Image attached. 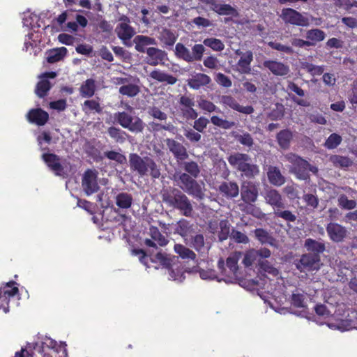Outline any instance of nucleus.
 <instances>
[{"mask_svg": "<svg viewBox=\"0 0 357 357\" xmlns=\"http://www.w3.org/2000/svg\"><path fill=\"white\" fill-rule=\"evenodd\" d=\"M259 195L257 185L250 181H244L241 183V199L246 204L255 203Z\"/></svg>", "mask_w": 357, "mask_h": 357, "instance_id": "obj_11", "label": "nucleus"}, {"mask_svg": "<svg viewBox=\"0 0 357 357\" xmlns=\"http://www.w3.org/2000/svg\"><path fill=\"white\" fill-rule=\"evenodd\" d=\"M211 82V77L204 73H196L188 80L190 88L198 90L201 87L208 85Z\"/></svg>", "mask_w": 357, "mask_h": 357, "instance_id": "obj_29", "label": "nucleus"}, {"mask_svg": "<svg viewBox=\"0 0 357 357\" xmlns=\"http://www.w3.org/2000/svg\"><path fill=\"white\" fill-rule=\"evenodd\" d=\"M107 134L116 143L119 144L124 143L129 137L126 131L115 126L109 127L107 129Z\"/></svg>", "mask_w": 357, "mask_h": 357, "instance_id": "obj_39", "label": "nucleus"}, {"mask_svg": "<svg viewBox=\"0 0 357 357\" xmlns=\"http://www.w3.org/2000/svg\"><path fill=\"white\" fill-rule=\"evenodd\" d=\"M119 21L120 22L117 24L115 32L118 38L125 45H127V41L130 40L135 34V29L130 25V20L125 15H122L119 17Z\"/></svg>", "mask_w": 357, "mask_h": 357, "instance_id": "obj_8", "label": "nucleus"}, {"mask_svg": "<svg viewBox=\"0 0 357 357\" xmlns=\"http://www.w3.org/2000/svg\"><path fill=\"white\" fill-rule=\"evenodd\" d=\"M133 202L132 195L128 192H120L115 197L116 206L122 209L130 208Z\"/></svg>", "mask_w": 357, "mask_h": 357, "instance_id": "obj_40", "label": "nucleus"}, {"mask_svg": "<svg viewBox=\"0 0 357 357\" xmlns=\"http://www.w3.org/2000/svg\"><path fill=\"white\" fill-rule=\"evenodd\" d=\"M220 102L225 106L229 107V108L244 114H251L255 111V109L252 105H241L235 98L230 95L222 96L220 99Z\"/></svg>", "mask_w": 357, "mask_h": 357, "instance_id": "obj_15", "label": "nucleus"}, {"mask_svg": "<svg viewBox=\"0 0 357 357\" xmlns=\"http://www.w3.org/2000/svg\"><path fill=\"white\" fill-rule=\"evenodd\" d=\"M199 107L208 112H220V109L217 106L211 101L205 100V99H201L199 102Z\"/></svg>", "mask_w": 357, "mask_h": 357, "instance_id": "obj_62", "label": "nucleus"}, {"mask_svg": "<svg viewBox=\"0 0 357 357\" xmlns=\"http://www.w3.org/2000/svg\"><path fill=\"white\" fill-rule=\"evenodd\" d=\"M218 190L227 199H234L239 195V187L236 181H223L219 185Z\"/></svg>", "mask_w": 357, "mask_h": 357, "instance_id": "obj_17", "label": "nucleus"}, {"mask_svg": "<svg viewBox=\"0 0 357 357\" xmlns=\"http://www.w3.org/2000/svg\"><path fill=\"white\" fill-rule=\"evenodd\" d=\"M205 47L202 44H195L192 47V52L183 43H178L175 46L174 53L178 59L188 63L199 61L202 59Z\"/></svg>", "mask_w": 357, "mask_h": 357, "instance_id": "obj_4", "label": "nucleus"}, {"mask_svg": "<svg viewBox=\"0 0 357 357\" xmlns=\"http://www.w3.org/2000/svg\"><path fill=\"white\" fill-rule=\"evenodd\" d=\"M136 51L140 53L146 52L149 45H155L157 42L154 38L144 35H137L133 39Z\"/></svg>", "mask_w": 357, "mask_h": 357, "instance_id": "obj_27", "label": "nucleus"}, {"mask_svg": "<svg viewBox=\"0 0 357 357\" xmlns=\"http://www.w3.org/2000/svg\"><path fill=\"white\" fill-rule=\"evenodd\" d=\"M194 120L193 128L199 132H204L209 123L208 119L204 116H200Z\"/></svg>", "mask_w": 357, "mask_h": 357, "instance_id": "obj_63", "label": "nucleus"}, {"mask_svg": "<svg viewBox=\"0 0 357 357\" xmlns=\"http://www.w3.org/2000/svg\"><path fill=\"white\" fill-rule=\"evenodd\" d=\"M338 206L347 210H351L356 208V202L355 200L349 199L345 195H341L337 199Z\"/></svg>", "mask_w": 357, "mask_h": 357, "instance_id": "obj_55", "label": "nucleus"}, {"mask_svg": "<svg viewBox=\"0 0 357 357\" xmlns=\"http://www.w3.org/2000/svg\"><path fill=\"white\" fill-rule=\"evenodd\" d=\"M51 88L52 84L48 79H41L36 86L35 93L38 98H44L47 96Z\"/></svg>", "mask_w": 357, "mask_h": 357, "instance_id": "obj_43", "label": "nucleus"}, {"mask_svg": "<svg viewBox=\"0 0 357 357\" xmlns=\"http://www.w3.org/2000/svg\"><path fill=\"white\" fill-rule=\"evenodd\" d=\"M252 60L253 54L252 51L248 50L243 54V56L240 58L236 64L238 71L241 74H250Z\"/></svg>", "mask_w": 357, "mask_h": 357, "instance_id": "obj_28", "label": "nucleus"}, {"mask_svg": "<svg viewBox=\"0 0 357 357\" xmlns=\"http://www.w3.org/2000/svg\"><path fill=\"white\" fill-rule=\"evenodd\" d=\"M159 40L167 47H172L177 40V36L169 29H163L160 32Z\"/></svg>", "mask_w": 357, "mask_h": 357, "instance_id": "obj_41", "label": "nucleus"}, {"mask_svg": "<svg viewBox=\"0 0 357 357\" xmlns=\"http://www.w3.org/2000/svg\"><path fill=\"white\" fill-rule=\"evenodd\" d=\"M17 284L15 281H10L3 284V286L0 287V300L5 302L7 305V306L3 308L6 313L8 312V303L10 298L19 294L18 287L15 286Z\"/></svg>", "mask_w": 357, "mask_h": 357, "instance_id": "obj_16", "label": "nucleus"}, {"mask_svg": "<svg viewBox=\"0 0 357 357\" xmlns=\"http://www.w3.org/2000/svg\"><path fill=\"white\" fill-rule=\"evenodd\" d=\"M303 68L313 76L321 75L324 74V68L323 66H316L310 63H305L303 65Z\"/></svg>", "mask_w": 357, "mask_h": 357, "instance_id": "obj_60", "label": "nucleus"}, {"mask_svg": "<svg viewBox=\"0 0 357 357\" xmlns=\"http://www.w3.org/2000/svg\"><path fill=\"white\" fill-rule=\"evenodd\" d=\"M296 268L300 272H312L319 270L321 266V256L310 253L303 254L295 262Z\"/></svg>", "mask_w": 357, "mask_h": 357, "instance_id": "obj_7", "label": "nucleus"}, {"mask_svg": "<svg viewBox=\"0 0 357 357\" xmlns=\"http://www.w3.org/2000/svg\"><path fill=\"white\" fill-rule=\"evenodd\" d=\"M230 224L227 220H221L219 222L220 231L218 234V240L222 242L230 237Z\"/></svg>", "mask_w": 357, "mask_h": 357, "instance_id": "obj_48", "label": "nucleus"}, {"mask_svg": "<svg viewBox=\"0 0 357 357\" xmlns=\"http://www.w3.org/2000/svg\"><path fill=\"white\" fill-rule=\"evenodd\" d=\"M165 143L169 152L178 162L184 161L188 158L187 149L181 143L172 138L166 139Z\"/></svg>", "mask_w": 357, "mask_h": 357, "instance_id": "obj_12", "label": "nucleus"}, {"mask_svg": "<svg viewBox=\"0 0 357 357\" xmlns=\"http://www.w3.org/2000/svg\"><path fill=\"white\" fill-rule=\"evenodd\" d=\"M196 178L189 175L187 173H181L178 179V185L185 192L192 196L196 199H203L204 194L201 185L195 180Z\"/></svg>", "mask_w": 357, "mask_h": 357, "instance_id": "obj_5", "label": "nucleus"}, {"mask_svg": "<svg viewBox=\"0 0 357 357\" xmlns=\"http://www.w3.org/2000/svg\"><path fill=\"white\" fill-rule=\"evenodd\" d=\"M286 160L291 164V172L294 173L298 179L307 180L310 178L309 172L316 174L318 168L311 165L307 160L301 156L289 153L285 155Z\"/></svg>", "mask_w": 357, "mask_h": 357, "instance_id": "obj_3", "label": "nucleus"}, {"mask_svg": "<svg viewBox=\"0 0 357 357\" xmlns=\"http://www.w3.org/2000/svg\"><path fill=\"white\" fill-rule=\"evenodd\" d=\"M151 262L158 263L162 267L169 268L172 266V259L165 252H158L155 255L150 258Z\"/></svg>", "mask_w": 357, "mask_h": 357, "instance_id": "obj_44", "label": "nucleus"}, {"mask_svg": "<svg viewBox=\"0 0 357 357\" xmlns=\"http://www.w3.org/2000/svg\"><path fill=\"white\" fill-rule=\"evenodd\" d=\"M190 245L197 252H202L204 250L205 241L203 234H198L191 237Z\"/></svg>", "mask_w": 357, "mask_h": 357, "instance_id": "obj_50", "label": "nucleus"}, {"mask_svg": "<svg viewBox=\"0 0 357 357\" xmlns=\"http://www.w3.org/2000/svg\"><path fill=\"white\" fill-rule=\"evenodd\" d=\"M117 123L123 128L128 129L131 132L137 134L144 131V122L138 116L132 117L126 112H119L114 114Z\"/></svg>", "mask_w": 357, "mask_h": 357, "instance_id": "obj_6", "label": "nucleus"}, {"mask_svg": "<svg viewBox=\"0 0 357 357\" xmlns=\"http://www.w3.org/2000/svg\"><path fill=\"white\" fill-rule=\"evenodd\" d=\"M29 122L38 126H44L49 120V114L41 108L31 109L26 114Z\"/></svg>", "mask_w": 357, "mask_h": 357, "instance_id": "obj_20", "label": "nucleus"}, {"mask_svg": "<svg viewBox=\"0 0 357 357\" xmlns=\"http://www.w3.org/2000/svg\"><path fill=\"white\" fill-rule=\"evenodd\" d=\"M42 158L47 166L56 175L61 176L63 173V167L60 162V158L54 153H43Z\"/></svg>", "mask_w": 357, "mask_h": 357, "instance_id": "obj_19", "label": "nucleus"}, {"mask_svg": "<svg viewBox=\"0 0 357 357\" xmlns=\"http://www.w3.org/2000/svg\"><path fill=\"white\" fill-rule=\"evenodd\" d=\"M239 172L241 173L242 176L248 179H253L259 174L260 170L259 167L257 164L253 163L252 160H249Z\"/></svg>", "mask_w": 357, "mask_h": 357, "instance_id": "obj_37", "label": "nucleus"}, {"mask_svg": "<svg viewBox=\"0 0 357 357\" xmlns=\"http://www.w3.org/2000/svg\"><path fill=\"white\" fill-rule=\"evenodd\" d=\"M266 202L272 206L273 211L275 208H285L283 198L278 190L275 189H268L264 192Z\"/></svg>", "mask_w": 357, "mask_h": 357, "instance_id": "obj_21", "label": "nucleus"}, {"mask_svg": "<svg viewBox=\"0 0 357 357\" xmlns=\"http://www.w3.org/2000/svg\"><path fill=\"white\" fill-rule=\"evenodd\" d=\"M342 138L339 134L332 133L326 139L324 145L328 149H334L342 143Z\"/></svg>", "mask_w": 357, "mask_h": 357, "instance_id": "obj_52", "label": "nucleus"}, {"mask_svg": "<svg viewBox=\"0 0 357 357\" xmlns=\"http://www.w3.org/2000/svg\"><path fill=\"white\" fill-rule=\"evenodd\" d=\"M68 53L65 47H61L50 50L46 52V60L49 63H54L64 59Z\"/></svg>", "mask_w": 357, "mask_h": 357, "instance_id": "obj_32", "label": "nucleus"}, {"mask_svg": "<svg viewBox=\"0 0 357 357\" xmlns=\"http://www.w3.org/2000/svg\"><path fill=\"white\" fill-rule=\"evenodd\" d=\"M129 166L132 172L139 176H150L153 178L160 176V169L154 160L149 156L141 157L137 153L129 154Z\"/></svg>", "mask_w": 357, "mask_h": 357, "instance_id": "obj_2", "label": "nucleus"}, {"mask_svg": "<svg viewBox=\"0 0 357 357\" xmlns=\"http://www.w3.org/2000/svg\"><path fill=\"white\" fill-rule=\"evenodd\" d=\"M191 225L190 222L185 219H181L177 222L176 231L182 236H187L190 232Z\"/></svg>", "mask_w": 357, "mask_h": 357, "instance_id": "obj_58", "label": "nucleus"}, {"mask_svg": "<svg viewBox=\"0 0 357 357\" xmlns=\"http://www.w3.org/2000/svg\"><path fill=\"white\" fill-rule=\"evenodd\" d=\"M211 121L214 126L225 130L230 129L235 126V123L234 121L223 119L218 116H211Z\"/></svg>", "mask_w": 357, "mask_h": 357, "instance_id": "obj_53", "label": "nucleus"}, {"mask_svg": "<svg viewBox=\"0 0 357 357\" xmlns=\"http://www.w3.org/2000/svg\"><path fill=\"white\" fill-rule=\"evenodd\" d=\"M305 37L310 43V47L315 46L318 43L325 39L326 33L319 29H312L307 31Z\"/></svg>", "mask_w": 357, "mask_h": 357, "instance_id": "obj_35", "label": "nucleus"}, {"mask_svg": "<svg viewBox=\"0 0 357 357\" xmlns=\"http://www.w3.org/2000/svg\"><path fill=\"white\" fill-rule=\"evenodd\" d=\"M82 110L86 114L91 111L100 114L102 112V109L98 101L95 100H86L82 105Z\"/></svg>", "mask_w": 357, "mask_h": 357, "instance_id": "obj_49", "label": "nucleus"}, {"mask_svg": "<svg viewBox=\"0 0 357 357\" xmlns=\"http://www.w3.org/2000/svg\"><path fill=\"white\" fill-rule=\"evenodd\" d=\"M304 247L306 248L307 253L312 255H317L320 256L326 250L325 243L321 241H318L312 238H307L304 243Z\"/></svg>", "mask_w": 357, "mask_h": 357, "instance_id": "obj_31", "label": "nucleus"}, {"mask_svg": "<svg viewBox=\"0 0 357 357\" xmlns=\"http://www.w3.org/2000/svg\"><path fill=\"white\" fill-rule=\"evenodd\" d=\"M82 187L87 196L91 195L99 190L98 174L95 170L88 169L84 172L82 178Z\"/></svg>", "mask_w": 357, "mask_h": 357, "instance_id": "obj_9", "label": "nucleus"}, {"mask_svg": "<svg viewBox=\"0 0 357 357\" xmlns=\"http://www.w3.org/2000/svg\"><path fill=\"white\" fill-rule=\"evenodd\" d=\"M175 252L182 259L196 261L197 255L192 250L181 244L174 245Z\"/></svg>", "mask_w": 357, "mask_h": 357, "instance_id": "obj_36", "label": "nucleus"}, {"mask_svg": "<svg viewBox=\"0 0 357 357\" xmlns=\"http://www.w3.org/2000/svg\"><path fill=\"white\" fill-rule=\"evenodd\" d=\"M229 165L238 172H240L252 158L247 153L236 152L227 158Z\"/></svg>", "mask_w": 357, "mask_h": 357, "instance_id": "obj_24", "label": "nucleus"}, {"mask_svg": "<svg viewBox=\"0 0 357 357\" xmlns=\"http://www.w3.org/2000/svg\"><path fill=\"white\" fill-rule=\"evenodd\" d=\"M150 77L160 82H166L171 85L174 84L177 82V78L176 77L159 70H154L151 72Z\"/></svg>", "mask_w": 357, "mask_h": 357, "instance_id": "obj_38", "label": "nucleus"}, {"mask_svg": "<svg viewBox=\"0 0 357 357\" xmlns=\"http://www.w3.org/2000/svg\"><path fill=\"white\" fill-rule=\"evenodd\" d=\"M276 139L282 149H289L293 139V133L289 129L282 130L277 134Z\"/></svg>", "mask_w": 357, "mask_h": 357, "instance_id": "obj_33", "label": "nucleus"}, {"mask_svg": "<svg viewBox=\"0 0 357 357\" xmlns=\"http://www.w3.org/2000/svg\"><path fill=\"white\" fill-rule=\"evenodd\" d=\"M255 237L261 244L273 245L274 238L264 229L257 228L254 231Z\"/></svg>", "mask_w": 357, "mask_h": 357, "instance_id": "obj_46", "label": "nucleus"}, {"mask_svg": "<svg viewBox=\"0 0 357 357\" xmlns=\"http://www.w3.org/2000/svg\"><path fill=\"white\" fill-rule=\"evenodd\" d=\"M149 234L151 239L146 238L144 241V245L147 247L157 248V245L163 247L169 243V240L161 234L157 227L151 226Z\"/></svg>", "mask_w": 357, "mask_h": 357, "instance_id": "obj_14", "label": "nucleus"}, {"mask_svg": "<svg viewBox=\"0 0 357 357\" xmlns=\"http://www.w3.org/2000/svg\"><path fill=\"white\" fill-rule=\"evenodd\" d=\"M162 201L165 204L178 210L180 213L185 217H191L193 207L191 201L187 195L178 188H170L162 193Z\"/></svg>", "mask_w": 357, "mask_h": 357, "instance_id": "obj_1", "label": "nucleus"}, {"mask_svg": "<svg viewBox=\"0 0 357 357\" xmlns=\"http://www.w3.org/2000/svg\"><path fill=\"white\" fill-rule=\"evenodd\" d=\"M217 14L220 15H231L236 17L238 13L237 10L230 4L224 3L220 5L218 10H217Z\"/></svg>", "mask_w": 357, "mask_h": 357, "instance_id": "obj_56", "label": "nucleus"}, {"mask_svg": "<svg viewBox=\"0 0 357 357\" xmlns=\"http://www.w3.org/2000/svg\"><path fill=\"white\" fill-rule=\"evenodd\" d=\"M273 214L275 217L281 218L287 222H294L296 220V214L285 208H275Z\"/></svg>", "mask_w": 357, "mask_h": 357, "instance_id": "obj_45", "label": "nucleus"}, {"mask_svg": "<svg viewBox=\"0 0 357 357\" xmlns=\"http://www.w3.org/2000/svg\"><path fill=\"white\" fill-rule=\"evenodd\" d=\"M326 229L330 239L334 242H342L347 236V229L338 223L330 222Z\"/></svg>", "mask_w": 357, "mask_h": 357, "instance_id": "obj_18", "label": "nucleus"}, {"mask_svg": "<svg viewBox=\"0 0 357 357\" xmlns=\"http://www.w3.org/2000/svg\"><path fill=\"white\" fill-rule=\"evenodd\" d=\"M280 17L286 24L305 26L308 25L309 20L297 10L287 8L282 10Z\"/></svg>", "mask_w": 357, "mask_h": 357, "instance_id": "obj_10", "label": "nucleus"}, {"mask_svg": "<svg viewBox=\"0 0 357 357\" xmlns=\"http://www.w3.org/2000/svg\"><path fill=\"white\" fill-rule=\"evenodd\" d=\"M267 177L270 183L275 186H281L285 183V178L278 167L270 166L267 172Z\"/></svg>", "mask_w": 357, "mask_h": 357, "instance_id": "obj_30", "label": "nucleus"}, {"mask_svg": "<svg viewBox=\"0 0 357 357\" xmlns=\"http://www.w3.org/2000/svg\"><path fill=\"white\" fill-rule=\"evenodd\" d=\"M179 103L183 107L181 109L184 116L188 119H196L198 116L197 112L193 108L195 105V101L193 98L188 97L186 96H182L179 99Z\"/></svg>", "mask_w": 357, "mask_h": 357, "instance_id": "obj_25", "label": "nucleus"}, {"mask_svg": "<svg viewBox=\"0 0 357 357\" xmlns=\"http://www.w3.org/2000/svg\"><path fill=\"white\" fill-rule=\"evenodd\" d=\"M148 114L153 118L160 121H166L167 119V114L155 106L150 107L148 109Z\"/></svg>", "mask_w": 357, "mask_h": 357, "instance_id": "obj_61", "label": "nucleus"}, {"mask_svg": "<svg viewBox=\"0 0 357 357\" xmlns=\"http://www.w3.org/2000/svg\"><path fill=\"white\" fill-rule=\"evenodd\" d=\"M104 156L107 159L114 160L121 165L125 164L127 161L125 155L115 151H105L104 152Z\"/></svg>", "mask_w": 357, "mask_h": 357, "instance_id": "obj_54", "label": "nucleus"}, {"mask_svg": "<svg viewBox=\"0 0 357 357\" xmlns=\"http://www.w3.org/2000/svg\"><path fill=\"white\" fill-rule=\"evenodd\" d=\"M230 238L236 243L246 244L249 242V238L246 234L234 229L231 231Z\"/></svg>", "mask_w": 357, "mask_h": 357, "instance_id": "obj_59", "label": "nucleus"}, {"mask_svg": "<svg viewBox=\"0 0 357 357\" xmlns=\"http://www.w3.org/2000/svg\"><path fill=\"white\" fill-rule=\"evenodd\" d=\"M181 167L185 170L184 173H187L194 178H197L200 174V167L195 161H184L181 163Z\"/></svg>", "mask_w": 357, "mask_h": 357, "instance_id": "obj_42", "label": "nucleus"}, {"mask_svg": "<svg viewBox=\"0 0 357 357\" xmlns=\"http://www.w3.org/2000/svg\"><path fill=\"white\" fill-rule=\"evenodd\" d=\"M238 257L236 255L228 257L226 262L220 258L218 261V268L222 275L227 276L235 275L238 269Z\"/></svg>", "mask_w": 357, "mask_h": 357, "instance_id": "obj_13", "label": "nucleus"}, {"mask_svg": "<svg viewBox=\"0 0 357 357\" xmlns=\"http://www.w3.org/2000/svg\"><path fill=\"white\" fill-rule=\"evenodd\" d=\"M119 92L123 96L132 98L139 94L140 92V89L139 86L137 84H128L126 85H122L119 89Z\"/></svg>", "mask_w": 357, "mask_h": 357, "instance_id": "obj_47", "label": "nucleus"}, {"mask_svg": "<svg viewBox=\"0 0 357 357\" xmlns=\"http://www.w3.org/2000/svg\"><path fill=\"white\" fill-rule=\"evenodd\" d=\"M203 44L216 52L222 51L225 48V45L222 41L215 38H205L203 41Z\"/></svg>", "mask_w": 357, "mask_h": 357, "instance_id": "obj_51", "label": "nucleus"}, {"mask_svg": "<svg viewBox=\"0 0 357 357\" xmlns=\"http://www.w3.org/2000/svg\"><path fill=\"white\" fill-rule=\"evenodd\" d=\"M263 66L276 76H285L289 73V67L280 61L266 60L264 61Z\"/></svg>", "mask_w": 357, "mask_h": 357, "instance_id": "obj_23", "label": "nucleus"}, {"mask_svg": "<svg viewBox=\"0 0 357 357\" xmlns=\"http://www.w3.org/2000/svg\"><path fill=\"white\" fill-rule=\"evenodd\" d=\"M303 201L306 203V205L312 209H315L319 205V199L317 196L311 194L306 193L303 196Z\"/></svg>", "mask_w": 357, "mask_h": 357, "instance_id": "obj_64", "label": "nucleus"}, {"mask_svg": "<svg viewBox=\"0 0 357 357\" xmlns=\"http://www.w3.org/2000/svg\"><path fill=\"white\" fill-rule=\"evenodd\" d=\"M183 135L191 143L199 142L202 138L200 133L198 131H196L194 128H185L183 130Z\"/></svg>", "mask_w": 357, "mask_h": 357, "instance_id": "obj_57", "label": "nucleus"}, {"mask_svg": "<svg viewBox=\"0 0 357 357\" xmlns=\"http://www.w3.org/2000/svg\"><path fill=\"white\" fill-rule=\"evenodd\" d=\"M34 351L39 354H43L45 351V345L43 342L27 343L24 348L15 354L14 357H33Z\"/></svg>", "mask_w": 357, "mask_h": 357, "instance_id": "obj_22", "label": "nucleus"}, {"mask_svg": "<svg viewBox=\"0 0 357 357\" xmlns=\"http://www.w3.org/2000/svg\"><path fill=\"white\" fill-rule=\"evenodd\" d=\"M96 91V84L95 79L92 78L85 80L79 87V93L83 98H91L94 96Z\"/></svg>", "mask_w": 357, "mask_h": 357, "instance_id": "obj_34", "label": "nucleus"}, {"mask_svg": "<svg viewBox=\"0 0 357 357\" xmlns=\"http://www.w3.org/2000/svg\"><path fill=\"white\" fill-rule=\"evenodd\" d=\"M146 53L147 54L146 62L152 66L160 64L167 56V53L164 50L156 47H149Z\"/></svg>", "mask_w": 357, "mask_h": 357, "instance_id": "obj_26", "label": "nucleus"}]
</instances>
